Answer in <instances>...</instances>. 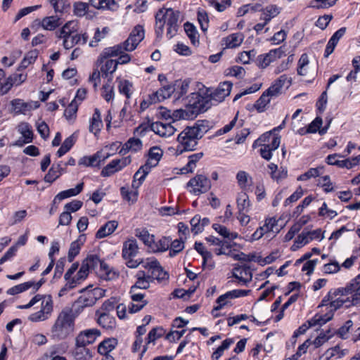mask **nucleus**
Here are the masks:
<instances>
[{
  "label": "nucleus",
  "mask_w": 360,
  "mask_h": 360,
  "mask_svg": "<svg viewBox=\"0 0 360 360\" xmlns=\"http://www.w3.org/2000/svg\"><path fill=\"white\" fill-rule=\"evenodd\" d=\"M40 302V309L32 313L27 317L28 321L32 323L45 321L51 318L53 311V300L50 295L37 294L30 302L23 305H19L18 309H26L33 307Z\"/></svg>",
  "instance_id": "nucleus-1"
},
{
  "label": "nucleus",
  "mask_w": 360,
  "mask_h": 360,
  "mask_svg": "<svg viewBox=\"0 0 360 360\" xmlns=\"http://www.w3.org/2000/svg\"><path fill=\"white\" fill-rule=\"evenodd\" d=\"M75 315L72 310L63 309L58 315L51 328L53 340H61L72 335L75 330Z\"/></svg>",
  "instance_id": "nucleus-2"
},
{
  "label": "nucleus",
  "mask_w": 360,
  "mask_h": 360,
  "mask_svg": "<svg viewBox=\"0 0 360 360\" xmlns=\"http://www.w3.org/2000/svg\"><path fill=\"white\" fill-rule=\"evenodd\" d=\"M179 12L172 8H162L155 15V33L161 37L164 32V26L167 25V37L172 38L179 28Z\"/></svg>",
  "instance_id": "nucleus-3"
},
{
  "label": "nucleus",
  "mask_w": 360,
  "mask_h": 360,
  "mask_svg": "<svg viewBox=\"0 0 360 360\" xmlns=\"http://www.w3.org/2000/svg\"><path fill=\"white\" fill-rule=\"evenodd\" d=\"M202 134L198 126L187 127L177 137L179 145L175 150V155H179L186 151H193L196 149L198 141Z\"/></svg>",
  "instance_id": "nucleus-4"
},
{
  "label": "nucleus",
  "mask_w": 360,
  "mask_h": 360,
  "mask_svg": "<svg viewBox=\"0 0 360 360\" xmlns=\"http://www.w3.org/2000/svg\"><path fill=\"white\" fill-rule=\"evenodd\" d=\"M82 264L89 271H94L105 280H114L118 277V273L101 261L96 255H88Z\"/></svg>",
  "instance_id": "nucleus-5"
},
{
  "label": "nucleus",
  "mask_w": 360,
  "mask_h": 360,
  "mask_svg": "<svg viewBox=\"0 0 360 360\" xmlns=\"http://www.w3.org/2000/svg\"><path fill=\"white\" fill-rule=\"evenodd\" d=\"M341 288L335 290L333 292L334 300L330 303V310H328L323 316H320L316 319V325H323L327 321L332 319L333 316V311L340 309L342 307L348 308L352 305H356L354 301L351 300L349 294H346L343 292H339Z\"/></svg>",
  "instance_id": "nucleus-6"
},
{
  "label": "nucleus",
  "mask_w": 360,
  "mask_h": 360,
  "mask_svg": "<svg viewBox=\"0 0 360 360\" xmlns=\"http://www.w3.org/2000/svg\"><path fill=\"white\" fill-rule=\"evenodd\" d=\"M80 295L72 304L73 313L79 315L84 308L94 306L97 300L105 296V290L101 288L83 289Z\"/></svg>",
  "instance_id": "nucleus-7"
},
{
  "label": "nucleus",
  "mask_w": 360,
  "mask_h": 360,
  "mask_svg": "<svg viewBox=\"0 0 360 360\" xmlns=\"http://www.w3.org/2000/svg\"><path fill=\"white\" fill-rule=\"evenodd\" d=\"M214 103L210 95L202 96L199 93L191 94L187 110H189L191 117L207 110Z\"/></svg>",
  "instance_id": "nucleus-8"
},
{
  "label": "nucleus",
  "mask_w": 360,
  "mask_h": 360,
  "mask_svg": "<svg viewBox=\"0 0 360 360\" xmlns=\"http://www.w3.org/2000/svg\"><path fill=\"white\" fill-rule=\"evenodd\" d=\"M141 263L142 267L147 271L146 275L153 279L157 280L160 283L168 280V273L164 270L156 258L152 257L141 259Z\"/></svg>",
  "instance_id": "nucleus-9"
},
{
  "label": "nucleus",
  "mask_w": 360,
  "mask_h": 360,
  "mask_svg": "<svg viewBox=\"0 0 360 360\" xmlns=\"http://www.w3.org/2000/svg\"><path fill=\"white\" fill-rule=\"evenodd\" d=\"M211 186L210 180L202 174L195 175L187 183L188 191L195 195L207 193L211 188Z\"/></svg>",
  "instance_id": "nucleus-10"
},
{
  "label": "nucleus",
  "mask_w": 360,
  "mask_h": 360,
  "mask_svg": "<svg viewBox=\"0 0 360 360\" xmlns=\"http://www.w3.org/2000/svg\"><path fill=\"white\" fill-rule=\"evenodd\" d=\"M290 84V79L285 75H281L264 92L270 98H275L283 94Z\"/></svg>",
  "instance_id": "nucleus-11"
},
{
  "label": "nucleus",
  "mask_w": 360,
  "mask_h": 360,
  "mask_svg": "<svg viewBox=\"0 0 360 360\" xmlns=\"http://www.w3.org/2000/svg\"><path fill=\"white\" fill-rule=\"evenodd\" d=\"M232 276L238 285L247 286L252 279V273L249 266L238 265L232 269Z\"/></svg>",
  "instance_id": "nucleus-12"
},
{
  "label": "nucleus",
  "mask_w": 360,
  "mask_h": 360,
  "mask_svg": "<svg viewBox=\"0 0 360 360\" xmlns=\"http://www.w3.org/2000/svg\"><path fill=\"white\" fill-rule=\"evenodd\" d=\"M339 292L349 294L351 300L356 304L360 303V275L352 279L345 288H341Z\"/></svg>",
  "instance_id": "nucleus-13"
},
{
  "label": "nucleus",
  "mask_w": 360,
  "mask_h": 360,
  "mask_svg": "<svg viewBox=\"0 0 360 360\" xmlns=\"http://www.w3.org/2000/svg\"><path fill=\"white\" fill-rule=\"evenodd\" d=\"M101 336V332L96 328H91L81 331L75 338V342L82 345L93 344Z\"/></svg>",
  "instance_id": "nucleus-14"
},
{
  "label": "nucleus",
  "mask_w": 360,
  "mask_h": 360,
  "mask_svg": "<svg viewBox=\"0 0 360 360\" xmlns=\"http://www.w3.org/2000/svg\"><path fill=\"white\" fill-rule=\"evenodd\" d=\"M231 89L232 83L230 82L219 84V86L210 95L214 105L223 101L230 94Z\"/></svg>",
  "instance_id": "nucleus-15"
},
{
  "label": "nucleus",
  "mask_w": 360,
  "mask_h": 360,
  "mask_svg": "<svg viewBox=\"0 0 360 360\" xmlns=\"http://www.w3.org/2000/svg\"><path fill=\"white\" fill-rule=\"evenodd\" d=\"M283 54L281 48L271 50L269 53L259 56L257 58L258 66L260 68L264 69L268 67L271 63L276 61L282 57Z\"/></svg>",
  "instance_id": "nucleus-16"
},
{
  "label": "nucleus",
  "mask_w": 360,
  "mask_h": 360,
  "mask_svg": "<svg viewBox=\"0 0 360 360\" xmlns=\"http://www.w3.org/2000/svg\"><path fill=\"white\" fill-rule=\"evenodd\" d=\"M150 129L160 137L167 138L172 136L176 131L175 127L170 123L161 122H153L150 125Z\"/></svg>",
  "instance_id": "nucleus-17"
},
{
  "label": "nucleus",
  "mask_w": 360,
  "mask_h": 360,
  "mask_svg": "<svg viewBox=\"0 0 360 360\" xmlns=\"http://www.w3.org/2000/svg\"><path fill=\"white\" fill-rule=\"evenodd\" d=\"M175 90L174 84L163 85L158 91L150 96L151 102H160L169 98Z\"/></svg>",
  "instance_id": "nucleus-18"
},
{
  "label": "nucleus",
  "mask_w": 360,
  "mask_h": 360,
  "mask_svg": "<svg viewBox=\"0 0 360 360\" xmlns=\"http://www.w3.org/2000/svg\"><path fill=\"white\" fill-rule=\"evenodd\" d=\"M169 237L162 236L157 240L154 238L148 247V250L153 253L163 252L169 249Z\"/></svg>",
  "instance_id": "nucleus-19"
},
{
  "label": "nucleus",
  "mask_w": 360,
  "mask_h": 360,
  "mask_svg": "<svg viewBox=\"0 0 360 360\" xmlns=\"http://www.w3.org/2000/svg\"><path fill=\"white\" fill-rule=\"evenodd\" d=\"M142 141L139 139L130 138L124 144L118 153L125 155L129 152L136 153L142 149Z\"/></svg>",
  "instance_id": "nucleus-20"
},
{
  "label": "nucleus",
  "mask_w": 360,
  "mask_h": 360,
  "mask_svg": "<svg viewBox=\"0 0 360 360\" xmlns=\"http://www.w3.org/2000/svg\"><path fill=\"white\" fill-rule=\"evenodd\" d=\"M302 119L303 117H301V119L292 120V129L295 133L301 136H304L307 134L315 133V119L312 120L307 127H301V122Z\"/></svg>",
  "instance_id": "nucleus-21"
},
{
  "label": "nucleus",
  "mask_w": 360,
  "mask_h": 360,
  "mask_svg": "<svg viewBox=\"0 0 360 360\" xmlns=\"http://www.w3.org/2000/svg\"><path fill=\"white\" fill-rule=\"evenodd\" d=\"M278 220L275 217L266 218L263 226H261L268 238H274L279 233L281 228L278 225Z\"/></svg>",
  "instance_id": "nucleus-22"
},
{
  "label": "nucleus",
  "mask_w": 360,
  "mask_h": 360,
  "mask_svg": "<svg viewBox=\"0 0 360 360\" xmlns=\"http://www.w3.org/2000/svg\"><path fill=\"white\" fill-rule=\"evenodd\" d=\"M139 252V246L135 239H129L123 244L122 257L127 259L132 258Z\"/></svg>",
  "instance_id": "nucleus-23"
},
{
  "label": "nucleus",
  "mask_w": 360,
  "mask_h": 360,
  "mask_svg": "<svg viewBox=\"0 0 360 360\" xmlns=\"http://www.w3.org/2000/svg\"><path fill=\"white\" fill-rule=\"evenodd\" d=\"M97 314H99L97 319V323L99 326L107 330H112L115 328V319L110 315L108 312L98 311Z\"/></svg>",
  "instance_id": "nucleus-24"
},
{
  "label": "nucleus",
  "mask_w": 360,
  "mask_h": 360,
  "mask_svg": "<svg viewBox=\"0 0 360 360\" xmlns=\"http://www.w3.org/2000/svg\"><path fill=\"white\" fill-rule=\"evenodd\" d=\"M13 110L17 113L25 114L27 111L38 107L37 102L26 103L21 99H14L11 101Z\"/></svg>",
  "instance_id": "nucleus-25"
},
{
  "label": "nucleus",
  "mask_w": 360,
  "mask_h": 360,
  "mask_svg": "<svg viewBox=\"0 0 360 360\" xmlns=\"http://www.w3.org/2000/svg\"><path fill=\"white\" fill-rule=\"evenodd\" d=\"M281 8L276 5H269L261 10L259 20H264L266 22L269 23L272 18H275L281 13Z\"/></svg>",
  "instance_id": "nucleus-26"
},
{
  "label": "nucleus",
  "mask_w": 360,
  "mask_h": 360,
  "mask_svg": "<svg viewBox=\"0 0 360 360\" xmlns=\"http://www.w3.org/2000/svg\"><path fill=\"white\" fill-rule=\"evenodd\" d=\"M136 281L131 287L135 289H147L150 287V283L154 281V279L146 275L145 271H139L136 274Z\"/></svg>",
  "instance_id": "nucleus-27"
},
{
  "label": "nucleus",
  "mask_w": 360,
  "mask_h": 360,
  "mask_svg": "<svg viewBox=\"0 0 360 360\" xmlns=\"http://www.w3.org/2000/svg\"><path fill=\"white\" fill-rule=\"evenodd\" d=\"M244 40V35L242 33H233L223 39V44L226 48L233 49L239 46Z\"/></svg>",
  "instance_id": "nucleus-28"
},
{
  "label": "nucleus",
  "mask_w": 360,
  "mask_h": 360,
  "mask_svg": "<svg viewBox=\"0 0 360 360\" xmlns=\"http://www.w3.org/2000/svg\"><path fill=\"white\" fill-rule=\"evenodd\" d=\"M118 226L117 221L112 220L105 223L101 226L96 233V238L98 239L103 238L112 234Z\"/></svg>",
  "instance_id": "nucleus-29"
},
{
  "label": "nucleus",
  "mask_w": 360,
  "mask_h": 360,
  "mask_svg": "<svg viewBox=\"0 0 360 360\" xmlns=\"http://www.w3.org/2000/svg\"><path fill=\"white\" fill-rule=\"evenodd\" d=\"M315 238V231H302V233L296 238L291 249L296 250L303 245L311 241Z\"/></svg>",
  "instance_id": "nucleus-30"
},
{
  "label": "nucleus",
  "mask_w": 360,
  "mask_h": 360,
  "mask_svg": "<svg viewBox=\"0 0 360 360\" xmlns=\"http://www.w3.org/2000/svg\"><path fill=\"white\" fill-rule=\"evenodd\" d=\"M162 151L159 147H153L150 149L148 153V159L144 166H148V169L156 166L161 159Z\"/></svg>",
  "instance_id": "nucleus-31"
},
{
  "label": "nucleus",
  "mask_w": 360,
  "mask_h": 360,
  "mask_svg": "<svg viewBox=\"0 0 360 360\" xmlns=\"http://www.w3.org/2000/svg\"><path fill=\"white\" fill-rule=\"evenodd\" d=\"M103 127L101 112L98 109L96 108L92 117L90 120L89 131L94 135H97Z\"/></svg>",
  "instance_id": "nucleus-32"
},
{
  "label": "nucleus",
  "mask_w": 360,
  "mask_h": 360,
  "mask_svg": "<svg viewBox=\"0 0 360 360\" xmlns=\"http://www.w3.org/2000/svg\"><path fill=\"white\" fill-rule=\"evenodd\" d=\"M124 52L121 44H117L113 46L105 48L101 53L98 60L102 62L103 59H107L111 57L119 56L120 54Z\"/></svg>",
  "instance_id": "nucleus-33"
},
{
  "label": "nucleus",
  "mask_w": 360,
  "mask_h": 360,
  "mask_svg": "<svg viewBox=\"0 0 360 360\" xmlns=\"http://www.w3.org/2000/svg\"><path fill=\"white\" fill-rule=\"evenodd\" d=\"M203 155L204 153L202 152L189 155L188 163L181 169V174L192 173L196 167L197 162L202 158Z\"/></svg>",
  "instance_id": "nucleus-34"
},
{
  "label": "nucleus",
  "mask_w": 360,
  "mask_h": 360,
  "mask_svg": "<svg viewBox=\"0 0 360 360\" xmlns=\"http://www.w3.org/2000/svg\"><path fill=\"white\" fill-rule=\"evenodd\" d=\"M83 186L84 184L81 183L77 184L75 188L60 192L55 196L53 203H56L57 201L60 202L65 198L77 195L82 191Z\"/></svg>",
  "instance_id": "nucleus-35"
},
{
  "label": "nucleus",
  "mask_w": 360,
  "mask_h": 360,
  "mask_svg": "<svg viewBox=\"0 0 360 360\" xmlns=\"http://www.w3.org/2000/svg\"><path fill=\"white\" fill-rule=\"evenodd\" d=\"M72 356L76 360H89L91 358L89 349L86 345H79L75 342V347L72 351Z\"/></svg>",
  "instance_id": "nucleus-36"
},
{
  "label": "nucleus",
  "mask_w": 360,
  "mask_h": 360,
  "mask_svg": "<svg viewBox=\"0 0 360 360\" xmlns=\"http://www.w3.org/2000/svg\"><path fill=\"white\" fill-rule=\"evenodd\" d=\"M18 131L23 138V143H28L32 141L33 131L32 127L27 122H21L18 125Z\"/></svg>",
  "instance_id": "nucleus-37"
},
{
  "label": "nucleus",
  "mask_w": 360,
  "mask_h": 360,
  "mask_svg": "<svg viewBox=\"0 0 360 360\" xmlns=\"http://www.w3.org/2000/svg\"><path fill=\"white\" fill-rule=\"evenodd\" d=\"M39 24L43 29L52 31L59 27L61 22L60 19L58 16L52 15L44 18Z\"/></svg>",
  "instance_id": "nucleus-38"
},
{
  "label": "nucleus",
  "mask_w": 360,
  "mask_h": 360,
  "mask_svg": "<svg viewBox=\"0 0 360 360\" xmlns=\"http://www.w3.org/2000/svg\"><path fill=\"white\" fill-rule=\"evenodd\" d=\"M139 188H132L129 186H122L120 188V193L122 198L129 202L134 203L138 198Z\"/></svg>",
  "instance_id": "nucleus-39"
},
{
  "label": "nucleus",
  "mask_w": 360,
  "mask_h": 360,
  "mask_svg": "<svg viewBox=\"0 0 360 360\" xmlns=\"http://www.w3.org/2000/svg\"><path fill=\"white\" fill-rule=\"evenodd\" d=\"M150 171L148 166H141L134 175L132 188H139Z\"/></svg>",
  "instance_id": "nucleus-40"
},
{
  "label": "nucleus",
  "mask_w": 360,
  "mask_h": 360,
  "mask_svg": "<svg viewBox=\"0 0 360 360\" xmlns=\"http://www.w3.org/2000/svg\"><path fill=\"white\" fill-rule=\"evenodd\" d=\"M78 30V25L76 21L71 20L66 22L60 30L58 37H70Z\"/></svg>",
  "instance_id": "nucleus-41"
},
{
  "label": "nucleus",
  "mask_w": 360,
  "mask_h": 360,
  "mask_svg": "<svg viewBox=\"0 0 360 360\" xmlns=\"http://www.w3.org/2000/svg\"><path fill=\"white\" fill-rule=\"evenodd\" d=\"M101 151H98L91 156H85L80 159L79 164L86 167L98 166L101 162Z\"/></svg>",
  "instance_id": "nucleus-42"
},
{
  "label": "nucleus",
  "mask_w": 360,
  "mask_h": 360,
  "mask_svg": "<svg viewBox=\"0 0 360 360\" xmlns=\"http://www.w3.org/2000/svg\"><path fill=\"white\" fill-rule=\"evenodd\" d=\"M238 211H249L251 204L248 195L243 191L238 194L236 198Z\"/></svg>",
  "instance_id": "nucleus-43"
},
{
  "label": "nucleus",
  "mask_w": 360,
  "mask_h": 360,
  "mask_svg": "<svg viewBox=\"0 0 360 360\" xmlns=\"http://www.w3.org/2000/svg\"><path fill=\"white\" fill-rule=\"evenodd\" d=\"M212 227L220 236L229 240H234L238 237V234L236 232L230 231V230L224 226L214 224Z\"/></svg>",
  "instance_id": "nucleus-44"
},
{
  "label": "nucleus",
  "mask_w": 360,
  "mask_h": 360,
  "mask_svg": "<svg viewBox=\"0 0 360 360\" xmlns=\"http://www.w3.org/2000/svg\"><path fill=\"white\" fill-rule=\"evenodd\" d=\"M135 236L139 238L148 248L155 238V236L150 234L146 229H136L135 230Z\"/></svg>",
  "instance_id": "nucleus-45"
},
{
  "label": "nucleus",
  "mask_w": 360,
  "mask_h": 360,
  "mask_svg": "<svg viewBox=\"0 0 360 360\" xmlns=\"http://www.w3.org/2000/svg\"><path fill=\"white\" fill-rule=\"evenodd\" d=\"M90 4L97 9L114 10L116 6L114 0H90Z\"/></svg>",
  "instance_id": "nucleus-46"
},
{
  "label": "nucleus",
  "mask_w": 360,
  "mask_h": 360,
  "mask_svg": "<svg viewBox=\"0 0 360 360\" xmlns=\"http://www.w3.org/2000/svg\"><path fill=\"white\" fill-rule=\"evenodd\" d=\"M143 38L144 30L142 26L137 25L133 29L127 39H129V41H131L135 44L139 45Z\"/></svg>",
  "instance_id": "nucleus-47"
},
{
  "label": "nucleus",
  "mask_w": 360,
  "mask_h": 360,
  "mask_svg": "<svg viewBox=\"0 0 360 360\" xmlns=\"http://www.w3.org/2000/svg\"><path fill=\"white\" fill-rule=\"evenodd\" d=\"M348 353L347 349H341L340 346H335V347L328 349L324 354L326 359H329L333 357L336 359H340Z\"/></svg>",
  "instance_id": "nucleus-48"
},
{
  "label": "nucleus",
  "mask_w": 360,
  "mask_h": 360,
  "mask_svg": "<svg viewBox=\"0 0 360 360\" xmlns=\"http://www.w3.org/2000/svg\"><path fill=\"white\" fill-rule=\"evenodd\" d=\"M271 98L264 91L261 96L256 101L254 108L258 112H263L266 110V106L270 103Z\"/></svg>",
  "instance_id": "nucleus-49"
},
{
  "label": "nucleus",
  "mask_w": 360,
  "mask_h": 360,
  "mask_svg": "<svg viewBox=\"0 0 360 360\" xmlns=\"http://www.w3.org/2000/svg\"><path fill=\"white\" fill-rule=\"evenodd\" d=\"M170 250H169V256L174 257L176 255L179 253L184 248V241L182 238V236H180L179 239H176L172 241V238H170Z\"/></svg>",
  "instance_id": "nucleus-50"
},
{
  "label": "nucleus",
  "mask_w": 360,
  "mask_h": 360,
  "mask_svg": "<svg viewBox=\"0 0 360 360\" xmlns=\"http://www.w3.org/2000/svg\"><path fill=\"white\" fill-rule=\"evenodd\" d=\"M309 69V58L307 53H303L298 60L297 73L300 75H306Z\"/></svg>",
  "instance_id": "nucleus-51"
},
{
  "label": "nucleus",
  "mask_w": 360,
  "mask_h": 360,
  "mask_svg": "<svg viewBox=\"0 0 360 360\" xmlns=\"http://www.w3.org/2000/svg\"><path fill=\"white\" fill-rule=\"evenodd\" d=\"M118 89L120 93L124 95L127 98H129L134 92L133 84L126 79L120 82Z\"/></svg>",
  "instance_id": "nucleus-52"
},
{
  "label": "nucleus",
  "mask_w": 360,
  "mask_h": 360,
  "mask_svg": "<svg viewBox=\"0 0 360 360\" xmlns=\"http://www.w3.org/2000/svg\"><path fill=\"white\" fill-rule=\"evenodd\" d=\"M115 340L108 339L101 342L98 347V352L102 355H106L115 347Z\"/></svg>",
  "instance_id": "nucleus-53"
},
{
  "label": "nucleus",
  "mask_w": 360,
  "mask_h": 360,
  "mask_svg": "<svg viewBox=\"0 0 360 360\" xmlns=\"http://www.w3.org/2000/svg\"><path fill=\"white\" fill-rule=\"evenodd\" d=\"M32 283L30 281L25 282L23 283H20L16 285L9 289L7 290L6 293L10 295H15L25 291H27L30 288L32 287Z\"/></svg>",
  "instance_id": "nucleus-54"
},
{
  "label": "nucleus",
  "mask_w": 360,
  "mask_h": 360,
  "mask_svg": "<svg viewBox=\"0 0 360 360\" xmlns=\"http://www.w3.org/2000/svg\"><path fill=\"white\" fill-rule=\"evenodd\" d=\"M210 6L219 12H223L231 4V0H205Z\"/></svg>",
  "instance_id": "nucleus-55"
},
{
  "label": "nucleus",
  "mask_w": 360,
  "mask_h": 360,
  "mask_svg": "<svg viewBox=\"0 0 360 360\" xmlns=\"http://www.w3.org/2000/svg\"><path fill=\"white\" fill-rule=\"evenodd\" d=\"M38 57V51L32 50L26 53L24 58L20 63V68L25 69L30 65L34 63Z\"/></svg>",
  "instance_id": "nucleus-56"
},
{
  "label": "nucleus",
  "mask_w": 360,
  "mask_h": 360,
  "mask_svg": "<svg viewBox=\"0 0 360 360\" xmlns=\"http://www.w3.org/2000/svg\"><path fill=\"white\" fill-rule=\"evenodd\" d=\"M236 179L239 186L243 189L248 188L251 183V177L245 171H239L236 174Z\"/></svg>",
  "instance_id": "nucleus-57"
},
{
  "label": "nucleus",
  "mask_w": 360,
  "mask_h": 360,
  "mask_svg": "<svg viewBox=\"0 0 360 360\" xmlns=\"http://www.w3.org/2000/svg\"><path fill=\"white\" fill-rule=\"evenodd\" d=\"M117 68V63H116V60L112 59H108L105 61V64L101 67V73L105 75V77H108V75L110 74H112Z\"/></svg>",
  "instance_id": "nucleus-58"
},
{
  "label": "nucleus",
  "mask_w": 360,
  "mask_h": 360,
  "mask_svg": "<svg viewBox=\"0 0 360 360\" xmlns=\"http://www.w3.org/2000/svg\"><path fill=\"white\" fill-rule=\"evenodd\" d=\"M62 174V168L58 165L56 167H52L44 176V181L49 183L53 182Z\"/></svg>",
  "instance_id": "nucleus-59"
},
{
  "label": "nucleus",
  "mask_w": 360,
  "mask_h": 360,
  "mask_svg": "<svg viewBox=\"0 0 360 360\" xmlns=\"http://www.w3.org/2000/svg\"><path fill=\"white\" fill-rule=\"evenodd\" d=\"M233 343L232 339H226L222 342L221 346H219L216 351H214L212 355V360H218L223 354L224 351L227 349L231 344Z\"/></svg>",
  "instance_id": "nucleus-60"
},
{
  "label": "nucleus",
  "mask_w": 360,
  "mask_h": 360,
  "mask_svg": "<svg viewBox=\"0 0 360 360\" xmlns=\"http://www.w3.org/2000/svg\"><path fill=\"white\" fill-rule=\"evenodd\" d=\"M119 171H120V169L118 167L115 160H112L103 168L101 174L102 176L106 177L110 176Z\"/></svg>",
  "instance_id": "nucleus-61"
},
{
  "label": "nucleus",
  "mask_w": 360,
  "mask_h": 360,
  "mask_svg": "<svg viewBox=\"0 0 360 360\" xmlns=\"http://www.w3.org/2000/svg\"><path fill=\"white\" fill-rule=\"evenodd\" d=\"M82 243L79 240L71 243L68 251V259L70 262H72L75 257L79 253Z\"/></svg>",
  "instance_id": "nucleus-62"
},
{
  "label": "nucleus",
  "mask_w": 360,
  "mask_h": 360,
  "mask_svg": "<svg viewBox=\"0 0 360 360\" xmlns=\"http://www.w3.org/2000/svg\"><path fill=\"white\" fill-rule=\"evenodd\" d=\"M184 30L193 44H195L198 42V34L197 30L192 24L189 22L185 23Z\"/></svg>",
  "instance_id": "nucleus-63"
},
{
  "label": "nucleus",
  "mask_w": 360,
  "mask_h": 360,
  "mask_svg": "<svg viewBox=\"0 0 360 360\" xmlns=\"http://www.w3.org/2000/svg\"><path fill=\"white\" fill-rule=\"evenodd\" d=\"M174 87L176 88L175 91L178 94V96H182L185 95L188 90L189 82L186 80H177L174 84Z\"/></svg>",
  "instance_id": "nucleus-64"
}]
</instances>
